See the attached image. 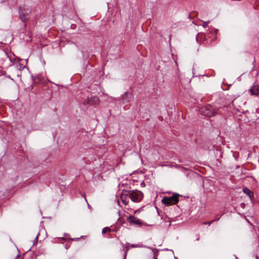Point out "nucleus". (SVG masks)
Wrapping results in <instances>:
<instances>
[{"label":"nucleus","mask_w":259,"mask_h":259,"mask_svg":"<svg viewBox=\"0 0 259 259\" xmlns=\"http://www.w3.org/2000/svg\"><path fill=\"white\" fill-rule=\"evenodd\" d=\"M209 21H205V22H203V24H202V26L204 27V28H205L207 26L208 24H209Z\"/></svg>","instance_id":"15"},{"label":"nucleus","mask_w":259,"mask_h":259,"mask_svg":"<svg viewBox=\"0 0 259 259\" xmlns=\"http://www.w3.org/2000/svg\"><path fill=\"white\" fill-rule=\"evenodd\" d=\"M179 195L176 193L170 197H164L162 199V202L166 205L175 204L179 201Z\"/></svg>","instance_id":"3"},{"label":"nucleus","mask_w":259,"mask_h":259,"mask_svg":"<svg viewBox=\"0 0 259 259\" xmlns=\"http://www.w3.org/2000/svg\"><path fill=\"white\" fill-rule=\"evenodd\" d=\"M175 259H177L176 257H175Z\"/></svg>","instance_id":"18"},{"label":"nucleus","mask_w":259,"mask_h":259,"mask_svg":"<svg viewBox=\"0 0 259 259\" xmlns=\"http://www.w3.org/2000/svg\"><path fill=\"white\" fill-rule=\"evenodd\" d=\"M30 10L28 8L21 7L19 9V16L21 21L25 22L29 19Z\"/></svg>","instance_id":"4"},{"label":"nucleus","mask_w":259,"mask_h":259,"mask_svg":"<svg viewBox=\"0 0 259 259\" xmlns=\"http://www.w3.org/2000/svg\"><path fill=\"white\" fill-rule=\"evenodd\" d=\"M15 61L14 54L9 50H0V67L7 69Z\"/></svg>","instance_id":"1"},{"label":"nucleus","mask_w":259,"mask_h":259,"mask_svg":"<svg viewBox=\"0 0 259 259\" xmlns=\"http://www.w3.org/2000/svg\"><path fill=\"white\" fill-rule=\"evenodd\" d=\"M128 251V249H127L125 252V254H124V257L125 258L126 256V255H127V252Z\"/></svg>","instance_id":"16"},{"label":"nucleus","mask_w":259,"mask_h":259,"mask_svg":"<svg viewBox=\"0 0 259 259\" xmlns=\"http://www.w3.org/2000/svg\"><path fill=\"white\" fill-rule=\"evenodd\" d=\"M141 185H142V186H145V184H144V182H142V183H141Z\"/></svg>","instance_id":"17"},{"label":"nucleus","mask_w":259,"mask_h":259,"mask_svg":"<svg viewBox=\"0 0 259 259\" xmlns=\"http://www.w3.org/2000/svg\"><path fill=\"white\" fill-rule=\"evenodd\" d=\"M131 98V94L128 92H125L122 95L121 100L122 103L125 104L129 103L130 101V99Z\"/></svg>","instance_id":"8"},{"label":"nucleus","mask_w":259,"mask_h":259,"mask_svg":"<svg viewBox=\"0 0 259 259\" xmlns=\"http://www.w3.org/2000/svg\"><path fill=\"white\" fill-rule=\"evenodd\" d=\"M249 92L251 93L252 95H259V85H253L249 90Z\"/></svg>","instance_id":"10"},{"label":"nucleus","mask_w":259,"mask_h":259,"mask_svg":"<svg viewBox=\"0 0 259 259\" xmlns=\"http://www.w3.org/2000/svg\"><path fill=\"white\" fill-rule=\"evenodd\" d=\"M129 196V191L123 190L120 196V199L124 205H127L128 202L127 196Z\"/></svg>","instance_id":"7"},{"label":"nucleus","mask_w":259,"mask_h":259,"mask_svg":"<svg viewBox=\"0 0 259 259\" xmlns=\"http://www.w3.org/2000/svg\"><path fill=\"white\" fill-rule=\"evenodd\" d=\"M131 246L132 247H133V248H136V247L142 248V247H144V248H147L150 249H151L153 251V252H154V255L155 256V251L156 250V249H155V248H151L150 247L144 245H143L142 244H132L131 245Z\"/></svg>","instance_id":"11"},{"label":"nucleus","mask_w":259,"mask_h":259,"mask_svg":"<svg viewBox=\"0 0 259 259\" xmlns=\"http://www.w3.org/2000/svg\"><path fill=\"white\" fill-rule=\"evenodd\" d=\"M143 196V193L140 191L137 190L129 191V197L131 200L134 202H140Z\"/></svg>","instance_id":"2"},{"label":"nucleus","mask_w":259,"mask_h":259,"mask_svg":"<svg viewBox=\"0 0 259 259\" xmlns=\"http://www.w3.org/2000/svg\"><path fill=\"white\" fill-rule=\"evenodd\" d=\"M127 220L129 223L131 224L137 225H141V221L140 220L138 219L137 218H135L133 216H130L128 218Z\"/></svg>","instance_id":"9"},{"label":"nucleus","mask_w":259,"mask_h":259,"mask_svg":"<svg viewBox=\"0 0 259 259\" xmlns=\"http://www.w3.org/2000/svg\"><path fill=\"white\" fill-rule=\"evenodd\" d=\"M108 231H110V229L108 227H105L102 229V234H105Z\"/></svg>","instance_id":"13"},{"label":"nucleus","mask_w":259,"mask_h":259,"mask_svg":"<svg viewBox=\"0 0 259 259\" xmlns=\"http://www.w3.org/2000/svg\"><path fill=\"white\" fill-rule=\"evenodd\" d=\"M100 100L98 97L93 96L88 99L83 103L84 104L97 105L99 103Z\"/></svg>","instance_id":"6"},{"label":"nucleus","mask_w":259,"mask_h":259,"mask_svg":"<svg viewBox=\"0 0 259 259\" xmlns=\"http://www.w3.org/2000/svg\"><path fill=\"white\" fill-rule=\"evenodd\" d=\"M201 112L202 115L207 117H212L217 114V110L210 105L204 106Z\"/></svg>","instance_id":"5"},{"label":"nucleus","mask_w":259,"mask_h":259,"mask_svg":"<svg viewBox=\"0 0 259 259\" xmlns=\"http://www.w3.org/2000/svg\"><path fill=\"white\" fill-rule=\"evenodd\" d=\"M243 192L247 194L251 199L253 198V193L252 191H250L247 188H244L243 189Z\"/></svg>","instance_id":"12"},{"label":"nucleus","mask_w":259,"mask_h":259,"mask_svg":"<svg viewBox=\"0 0 259 259\" xmlns=\"http://www.w3.org/2000/svg\"><path fill=\"white\" fill-rule=\"evenodd\" d=\"M220 218H218L216 220H212L210 222H205L204 223V225H208V226H210L213 222H215V221H218L219 220Z\"/></svg>","instance_id":"14"}]
</instances>
